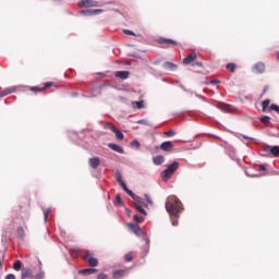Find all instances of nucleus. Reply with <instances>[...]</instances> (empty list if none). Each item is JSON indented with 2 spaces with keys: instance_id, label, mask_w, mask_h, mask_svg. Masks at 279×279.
Returning <instances> with one entry per match:
<instances>
[{
  "instance_id": "a18cd8bd",
  "label": "nucleus",
  "mask_w": 279,
  "mask_h": 279,
  "mask_svg": "<svg viewBox=\"0 0 279 279\" xmlns=\"http://www.w3.org/2000/svg\"><path fill=\"white\" fill-rule=\"evenodd\" d=\"M51 86H53V82H46L43 88L44 90H47V88H51Z\"/></svg>"
},
{
  "instance_id": "c85d7f7f",
  "label": "nucleus",
  "mask_w": 279,
  "mask_h": 279,
  "mask_svg": "<svg viewBox=\"0 0 279 279\" xmlns=\"http://www.w3.org/2000/svg\"><path fill=\"white\" fill-rule=\"evenodd\" d=\"M16 234H17L19 239H25V230L23 229V227L17 228Z\"/></svg>"
},
{
  "instance_id": "39448f33",
  "label": "nucleus",
  "mask_w": 279,
  "mask_h": 279,
  "mask_svg": "<svg viewBox=\"0 0 279 279\" xmlns=\"http://www.w3.org/2000/svg\"><path fill=\"white\" fill-rule=\"evenodd\" d=\"M104 12V9H84L78 12L80 16H97Z\"/></svg>"
},
{
  "instance_id": "37998d69",
  "label": "nucleus",
  "mask_w": 279,
  "mask_h": 279,
  "mask_svg": "<svg viewBox=\"0 0 279 279\" xmlns=\"http://www.w3.org/2000/svg\"><path fill=\"white\" fill-rule=\"evenodd\" d=\"M4 258H5V253L0 252V269H1V267H3V260H4Z\"/></svg>"
},
{
  "instance_id": "4d7b16f0",
  "label": "nucleus",
  "mask_w": 279,
  "mask_h": 279,
  "mask_svg": "<svg viewBox=\"0 0 279 279\" xmlns=\"http://www.w3.org/2000/svg\"><path fill=\"white\" fill-rule=\"evenodd\" d=\"M77 253V251L75 250V248H71L70 250V254L73 256L74 254H76Z\"/></svg>"
},
{
  "instance_id": "6e6552de",
  "label": "nucleus",
  "mask_w": 279,
  "mask_h": 279,
  "mask_svg": "<svg viewBox=\"0 0 279 279\" xmlns=\"http://www.w3.org/2000/svg\"><path fill=\"white\" fill-rule=\"evenodd\" d=\"M158 45H163V48L169 47V45H178V41L171 38H165V37H159L157 39Z\"/></svg>"
},
{
  "instance_id": "4c0bfd02",
  "label": "nucleus",
  "mask_w": 279,
  "mask_h": 279,
  "mask_svg": "<svg viewBox=\"0 0 279 279\" xmlns=\"http://www.w3.org/2000/svg\"><path fill=\"white\" fill-rule=\"evenodd\" d=\"M137 123L140 125H148V128H151V123H149V121L145 120V119H141L137 121Z\"/></svg>"
},
{
  "instance_id": "680f3d73",
  "label": "nucleus",
  "mask_w": 279,
  "mask_h": 279,
  "mask_svg": "<svg viewBox=\"0 0 279 279\" xmlns=\"http://www.w3.org/2000/svg\"><path fill=\"white\" fill-rule=\"evenodd\" d=\"M131 58H136V53H129Z\"/></svg>"
},
{
  "instance_id": "8fccbe9b",
  "label": "nucleus",
  "mask_w": 279,
  "mask_h": 279,
  "mask_svg": "<svg viewBox=\"0 0 279 279\" xmlns=\"http://www.w3.org/2000/svg\"><path fill=\"white\" fill-rule=\"evenodd\" d=\"M97 279H108V275L101 272L97 276Z\"/></svg>"
},
{
  "instance_id": "0eeeda50",
  "label": "nucleus",
  "mask_w": 279,
  "mask_h": 279,
  "mask_svg": "<svg viewBox=\"0 0 279 279\" xmlns=\"http://www.w3.org/2000/svg\"><path fill=\"white\" fill-rule=\"evenodd\" d=\"M78 8H99V2L94 0H81L77 2Z\"/></svg>"
},
{
  "instance_id": "4be33fe9",
  "label": "nucleus",
  "mask_w": 279,
  "mask_h": 279,
  "mask_svg": "<svg viewBox=\"0 0 279 279\" xmlns=\"http://www.w3.org/2000/svg\"><path fill=\"white\" fill-rule=\"evenodd\" d=\"M131 106L137 110H143V108H145V100L132 101Z\"/></svg>"
},
{
  "instance_id": "f257e3e1",
  "label": "nucleus",
  "mask_w": 279,
  "mask_h": 279,
  "mask_svg": "<svg viewBox=\"0 0 279 279\" xmlns=\"http://www.w3.org/2000/svg\"><path fill=\"white\" fill-rule=\"evenodd\" d=\"M166 210L171 215L172 217H178L182 210H184V205L182 204V201L178 198L175 195H171L166 199Z\"/></svg>"
},
{
  "instance_id": "58836bf2",
  "label": "nucleus",
  "mask_w": 279,
  "mask_h": 279,
  "mask_svg": "<svg viewBox=\"0 0 279 279\" xmlns=\"http://www.w3.org/2000/svg\"><path fill=\"white\" fill-rule=\"evenodd\" d=\"M50 213H51V207L45 209V211H44V220L45 221H48Z\"/></svg>"
},
{
  "instance_id": "a211bd4d",
  "label": "nucleus",
  "mask_w": 279,
  "mask_h": 279,
  "mask_svg": "<svg viewBox=\"0 0 279 279\" xmlns=\"http://www.w3.org/2000/svg\"><path fill=\"white\" fill-rule=\"evenodd\" d=\"M197 60V53H190L187 57L183 58V64H191Z\"/></svg>"
},
{
  "instance_id": "e433bc0d",
  "label": "nucleus",
  "mask_w": 279,
  "mask_h": 279,
  "mask_svg": "<svg viewBox=\"0 0 279 279\" xmlns=\"http://www.w3.org/2000/svg\"><path fill=\"white\" fill-rule=\"evenodd\" d=\"M114 204H118V206H122L123 204V198H121V195L120 194H117L116 195V202Z\"/></svg>"
},
{
  "instance_id": "423d86ee",
  "label": "nucleus",
  "mask_w": 279,
  "mask_h": 279,
  "mask_svg": "<svg viewBox=\"0 0 279 279\" xmlns=\"http://www.w3.org/2000/svg\"><path fill=\"white\" fill-rule=\"evenodd\" d=\"M107 130H111V132H113V134L116 135V138L118 141H123V138H125V135H123V132H121V130H119L117 126H114L112 123H108L105 126Z\"/></svg>"
},
{
  "instance_id": "bf43d9fd",
  "label": "nucleus",
  "mask_w": 279,
  "mask_h": 279,
  "mask_svg": "<svg viewBox=\"0 0 279 279\" xmlns=\"http://www.w3.org/2000/svg\"><path fill=\"white\" fill-rule=\"evenodd\" d=\"M172 226L177 227L178 226V220H172Z\"/></svg>"
},
{
  "instance_id": "69168bd1",
  "label": "nucleus",
  "mask_w": 279,
  "mask_h": 279,
  "mask_svg": "<svg viewBox=\"0 0 279 279\" xmlns=\"http://www.w3.org/2000/svg\"><path fill=\"white\" fill-rule=\"evenodd\" d=\"M201 99H202L203 101H208V99H207L206 97H204V96H203Z\"/></svg>"
},
{
  "instance_id": "aec40b11",
  "label": "nucleus",
  "mask_w": 279,
  "mask_h": 279,
  "mask_svg": "<svg viewBox=\"0 0 279 279\" xmlns=\"http://www.w3.org/2000/svg\"><path fill=\"white\" fill-rule=\"evenodd\" d=\"M153 162H154V165H156V167H160V165H162L165 162V156L157 155V156L153 157Z\"/></svg>"
},
{
  "instance_id": "dca6fc26",
  "label": "nucleus",
  "mask_w": 279,
  "mask_h": 279,
  "mask_svg": "<svg viewBox=\"0 0 279 279\" xmlns=\"http://www.w3.org/2000/svg\"><path fill=\"white\" fill-rule=\"evenodd\" d=\"M162 69H166V71H178V64H175L171 61H166L162 64Z\"/></svg>"
},
{
  "instance_id": "052dcab7",
  "label": "nucleus",
  "mask_w": 279,
  "mask_h": 279,
  "mask_svg": "<svg viewBox=\"0 0 279 279\" xmlns=\"http://www.w3.org/2000/svg\"><path fill=\"white\" fill-rule=\"evenodd\" d=\"M195 97H197V99H202V95H199V94H195Z\"/></svg>"
},
{
  "instance_id": "4468645a",
  "label": "nucleus",
  "mask_w": 279,
  "mask_h": 279,
  "mask_svg": "<svg viewBox=\"0 0 279 279\" xmlns=\"http://www.w3.org/2000/svg\"><path fill=\"white\" fill-rule=\"evenodd\" d=\"M34 279V271L31 268H22L21 279Z\"/></svg>"
},
{
  "instance_id": "de8ad7c7",
  "label": "nucleus",
  "mask_w": 279,
  "mask_h": 279,
  "mask_svg": "<svg viewBox=\"0 0 279 279\" xmlns=\"http://www.w3.org/2000/svg\"><path fill=\"white\" fill-rule=\"evenodd\" d=\"M245 175H247V178H258V174H252L250 173V170H245Z\"/></svg>"
},
{
  "instance_id": "bb28decb",
  "label": "nucleus",
  "mask_w": 279,
  "mask_h": 279,
  "mask_svg": "<svg viewBox=\"0 0 279 279\" xmlns=\"http://www.w3.org/2000/svg\"><path fill=\"white\" fill-rule=\"evenodd\" d=\"M22 267H23V262H21V259H17L14 262L13 269L15 271H21Z\"/></svg>"
},
{
  "instance_id": "c03bdc74",
  "label": "nucleus",
  "mask_w": 279,
  "mask_h": 279,
  "mask_svg": "<svg viewBox=\"0 0 279 279\" xmlns=\"http://www.w3.org/2000/svg\"><path fill=\"white\" fill-rule=\"evenodd\" d=\"M123 34H125L126 36H136V34H134V31L131 29H123Z\"/></svg>"
},
{
  "instance_id": "0e129e2a",
  "label": "nucleus",
  "mask_w": 279,
  "mask_h": 279,
  "mask_svg": "<svg viewBox=\"0 0 279 279\" xmlns=\"http://www.w3.org/2000/svg\"><path fill=\"white\" fill-rule=\"evenodd\" d=\"M96 178H101V172H97Z\"/></svg>"
},
{
  "instance_id": "5fc2aeb1",
  "label": "nucleus",
  "mask_w": 279,
  "mask_h": 279,
  "mask_svg": "<svg viewBox=\"0 0 279 279\" xmlns=\"http://www.w3.org/2000/svg\"><path fill=\"white\" fill-rule=\"evenodd\" d=\"M258 171H267V168L265 165H260Z\"/></svg>"
},
{
  "instance_id": "7c9ffc66",
  "label": "nucleus",
  "mask_w": 279,
  "mask_h": 279,
  "mask_svg": "<svg viewBox=\"0 0 279 279\" xmlns=\"http://www.w3.org/2000/svg\"><path fill=\"white\" fill-rule=\"evenodd\" d=\"M94 256H95V254H94L93 252L86 251V252L84 253V255H83V258H84V260H86V263H87V260H88L89 258H94Z\"/></svg>"
},
{
  "instance_id": "72a5a7b5",
  "label": "nucleus",
  "mask_w": 279,
  "mask_h": 279,
  "mask_svg": "<svg viewBox=\"0 0 279 279\" xmlns=\"http://www.w3.org/2000/svg\"><path fill=\"white\" fill-rule=\"evenodd\" d=\"M131 147H135V149H140L141 148V142H138V140H133L131 142Z\"/></svg>"
},
{
  "instance_id": "ddd939ff",
  "label": "nucleus",
  "mask_w": 279,
  "mask_h": 279,
  "mask_svg": "<svg viewBox=\"0 0 279 279\" xmlns=\"http://www.w3.org/2000/svg\"><path fill=\"white\" fill-rule=\"evenodd\" d=\"M161 151H173V142L166 141L160 144Z\"/></svg>"
},
{
  "instance_id": "6ab92c4d",
  "label": "nucleus",
  "mask_w": 279,
  "mask_h": 279,
  "mask_svg": "<svg viewBox=\"0 0 279 279\" xmlns=\"http://www.w3.org/2000/svg\"><path fill=\"white\" fill-rule=\"evenodd\" d=\"M112 276L114 279L123 278V276H128V270L126 269L114 270Z\"/></svg>"
},
{
  "instance_id": "603ef678",
  "label": "nucleus",
  "mask_w": 279,
  "mask_h": 279,
  "mask_svg": "<svg viewBox=\"0 0 279 279\" xmlns=\"http://www.w3.org/2000/svg\"><path fill=\"white\" fill-rule=\"evenodd\" d=\"M232 106L225 104V112H230Z\"/></svg>"
},
{
  "instance_id": "3c124183",
  "label": "nucleus",
  "mask_w": 279,
  "mask_h": 279,
  "mask_svg": "<svg viewBox=\"0 0 279 279\" xmlns=\"http://www.w3.org/2000/svg\"><path fill=\"white\" fill-rule=\"evenodd\" d=\"M4 279H16V276L14 274H8Z\"/></svg>"
},
{
  "instance_id": "393cba45",
  "label": "nucleus",
  "mask_w": 279,
  "mask_h": 279,
  "mask_svg": "<svg viewBox=\"0 0 279 279\" xmlns=\"http://www.w3.org/2000/svg\"><path fill=\"white\" fill-rule=\"evenodd\" d=\"M120 186L123 189L124 193H126V195L129 196H131L134 193L131 190H129L128 184H125V181H121Z\"/></svg>"
},
{
  "instance_id": "774afa93",
  "label": "nucleus",
  "mask_w": 279,
  "mask_h": 279,
  "mask_svg": "<svg viewBox=\"0 0 279 279\" xmlns=\"http://www.w3.org/2000/svg\"><path fill=\"white\" fill-rule=\"evenodd\" d=\"M277 60H279V51L277 52Z\"/></svg>"
},
{
  "instance_id": "5701e85b",
  "label": "nucleus",
  "mask_w": 279,
  "mask_h": 279,
  "mask_svg": "<svg viewBox=\"0 0 279 279\" xmlns=\"http://www.w3.org/2000/svg\"><path fill=\"white\" fill-rule=\"evenodd\" d=\"M134 208L141 215H144L145 217H147V210H145V208H143V205L134 204Z\"/></svg>"
},
{
  "instance_id": "c756f323",
  "label": "nucleus",
  "mask_w": 279,
  "mask_h": 279,
  "mask_svg": "<svg viewBox=\"0 0 279 279\" xmlns=\"http://www.w3.org/2000/svg\"><path fill=\"white\" fill-rule=\"evenodd\" d=\"M226 69L230 71V73H234L236 71V64L235 63H227Z\"/></svg>"
},
{
  "instance_id": "864d4df0",
  "label": "nucleus",
  "mask_w": 279,
  "mask_h": 279,
  "mask_svg": "<svg viewBox=\"0 0 279 279\" xmlns=\"http://www.w3.org/2000/svg\"><path fill=\"white\" fill-rule=\"evenodd\" d=\"M193 66H204V63H202V61H195L194 63H193Z\"/></svg>"
},
{
  "instance_id": "13d9d810",
  "label": "nucleus",
  "mask_w": 279,
  "mask_h": 279,
  "mask_svg": "<svg viewBox=\"0 0 279 279\" xmlns=\"http://www.w3.org/2000/svg\"><path fill=\"white\" fill-rule=\"evenodd\" d=\"M80 96V94L77 93V92H73L72 94H71V97H78Z\"/></svg>"
},
{
  "instance_id": "09e8293b",
  "label": "nucleus",
  "mask_w": 279,
  "mask_h": 279,
  "mask_svg": "<svg viewBox=\"0 0 279 279\" xmlns=\"http://www.w3.org/2000/svg\"><path fill=\"white\" fill-rule=\"evenodd\" d=\"M180 88H182V90H184V93H190L191 95H194L193 90L186 89V87H184V85H180Z\"/></svg>"
},
{
  "instance_id": "e2e57ef3",
  "label": "nucleus",
  "mask_w": 279,
  "mask_h": 279,
  "mask_svg": "<svg viewBox=\"0 0 279 279\" xmlns=\"http://www.w3.org/2000/svg\"><path fill=\"white\" fill-rule=\"evenodd\" d=\"M98 75H101V77H106V74H104L102 72H99Z\"/></svg>"
},
{
  "instance_id": "b1692460",
  "label": "nucleus",
  "mask_w": 279,
  "mask_h": 279,
  "mask_svg": "<svg viewBox=\"0 0 279 279\" xmlns=\"http://www.w3.org/2000/svg\"><path fill=\"white\" fill-rule=\"evenodd\" d=\"M260 123H264V125H269L271 123V117L269 116H262L259 117Z\"/></svg>"
},
{
  "instance_id": "c9c22d12",
  "label": "nucleus",
  "mask_w": 279,
  "mask_h": 279,
  "mask_svg": "<svg viewBox=\"0 0 279 279\" xmlns=\"http://www.w3.org/2000/svg\"><path fill=\"white\" fill-rule=\"evenodd\" d=\"M165 136H167L168 138H171L172 136H175V131L173 130H169V131H166L165 133Z\"/></svg>"
},
{
  "instance_id": "cd10ccee",
  "label": "nucleus",
  "mask_w": 279,
  "mask_h": 279,
  "mask_svg": "<svg viewBox=\"0 0 279 279\" xmlns=\"http://www.w3.org/2000/svg\"><path fill=\"white\" fill-rule=\"evenodd\" d=\"M269 104H271V100L269 98H267V99L262 101V110H263V112H265V110H267V108H269Z\"/></svg>"
},
{
  "instance_id": "f03ea898",
  "label": "nucleus",
  "mask_w": 279,
  "mask_h": 279,
  "mask_svg": "<svg viewBox=\"0 0 279 279\" xmlns=\"http://www.w3.org/2000/svg\"><path fill=\"white\" fill-rule=\"evenodd\" d=\"M128 228H130V230H132L136 236H141V239H143V241H145V243L147 245V251H146V254H147V252H149V243H150L149 236H147V233L145 231H143L141 226H138L136 223L129 222Z\"/></svg>"
},
{
  "instance_id": "1a4fd4ad",
  "label": "nucleus",
  "mask_w": 279,
  "mask_h": 279,
  "mask_svg": "<svg viewBox=\"0 0 279 279\" xmlns=\"http://www.w3.org/2000/svg\"><path fill=\"white\" fill-rule=\"evenodd\" d=\"M252 72L255 73L256 75H263L265 73V63L263 62H257L253 65Z\"/></svg>"
},
{
  "instance_id": "9d476101",
  "label": "nucleus",
  "mask_w": 279,
  "mask_h": 279,
  "mask_svg": "<svg viewBox=\"0 0 279 279\" xmlns=\"http://www.w3.org/2000/svg\"><path fill=\"white\" fill-rule=\"evenodd\" d=\"M107 147H109V149H111L112 151H116L117 154H125L123 146H121L119 144L109 143V144H107Z\"/></svg>"
},
{
  "instance_id": "6e6d98bb",
  "label": "nucleus",
  "mask_w": 279,
  "mask_h": 279,
  "mask_svg": "<svg viewBox=\"0 0 279 279\" xmlns=\"http://www.w3.org/2000/svg\"><path fill=\"white\" fill-rule=\"evenodd\" d=\"M242 138H245V141H254L253 137H250V136H247V135H242Z\"/></svg>"
},
{
  "instance_id": "f3484780",
  "label": "nucleus",
  "mask_w": 279,
  "mask_h": 279,
  "mask_svg": "<svg viewBox=\"0 0 279 279\" xmlns=\"http://www.w3.org/2000/svg\"><path fill=\"white\" fill-rule=\"evenodd\" d=\"M97 269L96 268H85V269H81L78 270V274L81 276H93V274H97Z\"/></svg>"
},
{
  "instance_id": "a19ab883",
  "label": "nucleus",
  "mask_w": 279,
  "mask_h": 279,
  "mask_svg": "<svg viewBox=\"0 0 279 279\" xmlns=\"http://www.w3.org/2000/svg\"><path fill=\"white\" fill-rule=\"evenodd\" d=\"M144 198L146 201V204H149V206L154 204V201H151V196H149V194H144Z\"/></svg>"
},
{
  "instance_id": "7ed1b4c3",
  "label": "nucleus",
  "mask_w": 279,
  "mask_h": 279,
  "mask_svg": "<svg viewBox=\"0 0 279 279\" xmlns=\"http://www.w3.org/2000/svg\"><path fill=\"white\" fill-rule=\"evenodd\" d=\"M180 169V162L173 161L167 166V168L161 172L162 180H171L173 172Z\"/></svg>"
},
{
  "instance_id": "f704fd0d",
  "label": "nucleus",
  "mask_w": 279,
  "mask_h": 279,
  "mask_svg": "<svg viewBox=\"0 0 279 279\" xmlns=\"http://www.w3.org/2000/svg\"><path fill=\"white\" fill-rule=\"evenodd\" d=\"M116 180H117V182H119V184H121V182H124L123 181V175L121 174L120 171L116 172Z\"/></svg>"
},
{
  "instance_id": "20e7f679",
  "label": "nucleus",
  "mask_w": 279,
  "mask_h": 279,
  "mask_svg": "<svg viewBox=\"0 0 279 279\" xmlns=\"http://www.w3.org/2000/svg\"><path fill=\"white\" fill-rule=\"evenodd\" d=\"M263 149H264L265 154H270V156H272V158H278V156H279V146L278 145L271 146V145L265 144L263 146Z\"/></svg>"
},
{
  "instance_id": "2eb2a0df",
  "label": "nucleus",
  "mask_w": 279,
  "mask_h": 279,
  "mask_svg": "<svg viewBox=\"0 0 279 279\" xmlns=\"http://www.w3.org/2000/svg\"><path fill=\"white\" fill-rule=\"evenodd\" d=\"M114 77H117L118 80H128V77H130V71L128 70L116 71Z\"/></svg>"
},
{
  "instance_id": "49530a36",
  "label": "nucleus",
  "mask_w": 279,
  "mask_h": 279,
  "mask_svg": "<svg viewBox=\"0 0 279 279\" xmlns=\"http://www.w3.org/2000/svg\"><path fill=\"white\" fill-rule=\"evenodd\" d=\"M35 279H45V272L40 271L36 276H34Z\"/></svg>"
},
{
  "instance_id": "79ce46f5",
  "label": "nucleus",
  "mask_w": 279,
  "mask_h": 279,
  "mask_svg": "<svg viewBox=\"0 0 279 279\" xmlns=\"http://www.w3.org/2000/svg\"><path fill=\"white\" fill-rule=\"evenodd\" d=\"M31 90L33 93H43V90H45V88L38 87V86H34V87L31 88Z\"/></svg>"
},
{
  "instance_id": "9b49d317",
  "label": "nucleus",
  "mask_w": 279,
  "mask_h": 279,
  "mask_svg": "<svg viewBox=\"0 0 279 279\" xmlns=\"http://www.w3.org/2000/svg\"><path fill=\"white\" fill-rule=\"evenodd\" d=\"M88 165L92 169H98L101 165V159L99 157H92L88 159Z\"/></svg>"
},
{
  "instance_id": "473e14b6",
  "label": "nucleus",
  "mask_w": 279,
  "mask_h": 279,
  "mask_svg": "<svg viewBox=\"0 0 279 279\" xmlns=\"http://www.w3.org/2000/svg\"><path fill=\"white\" fill-rule=\"evenodd\" d=\"M206 86H217V84H220L219 80H211L204 83Z\"/></svg>"
},
{
  "instance_id": "412c9836",
  "label": "nucleus",
  "mask_w": 279,
  "mask_h": 279,
  "mask_svg": "<svg viewBox=\"0 0 279 279\" xmlns=\"http://www.w3.org/2000/svg\"><path fill=\"white\" fill-rule=\"evenodd\" d=\"M12 93H16V87H10V88H5L4 90H2L0 93V99H1V97H8V95H12Z\"/></svg>"
},
{
  "instance_id": "ea45409f",
  "label": "nucleus",
  "mask_w": 279,
  "mask_h": 279,
  "mask_svg": "<svg viewBox=\"0 0 279 279\" xmlns=\"http://www.w3.org/2000/svg\"><path fill=\"white\" fill-rule=\"evenodd\" d=\"M124 260L126 263H132V260H134V257L132 256L131 253H128V254L124 255Z\"/></svg>"
},
{
  "instance_id": "2f4dec72",
  "label": "nucleus",
  "mask_w": 279,
  "mask_h": 279,
  "mask_svg": "<svg viewBox=\"0 0 279 279\" xmlns=\"http://www.w3.org/2000/svg\"><path fill=\"white\" fill-rule=\"evenodd\" d=\"M133 220L135 221L136 225H138V223H143L145 221V218L138 215H134Z\"/></svg>"
},
{
  "instance_id": "f8f14e48",
  "label": "nucleus",
  "mask_w": 279,
  "mask_h": 279,
  "mask_svg": "<svg viewBox=\"0 0 279 279\" xmlns=\"http://www.w3.org/2000/svg\"><path fill=\"white\" fill-rule=\"evenodd\" d=\"M130 197H132V199H134L133 205H134V204H138L140 206H145V208H147V203H145V201L143 199V197L136 195V193L133 192V193L130 195Z\"/></svg>"
},
{
  "instance_id": "a878e982",
  "label": "nucleus",
  "mask_w": 279,
  "mask_h": 279,
  "mask_svg": "<svg viewBox=\"0 0 279 279\" xmlns=\"http://www.w3.org/2000/svg\"><path fill=\"white\" fill-rule=\"evenodd\" d=\"M87 263L90 267H97V265H99V259H97L96 257H89Z\"/></svg>"
},
{
  "instance_id": "338daca9",
  "label": "nucleus",
  "mask_w": 279,
  "mask_h": 279,
  "mask_svg": "<svg viewBox=\"0 0 279 279\" xmlns=\"http://www.w3.org/2000/svg\"><path fill=\"white\" fill-rule=\"evenodd\" d=\"M201 99H202L203 101H208V99H207L206 97H204V96H203Z\"/></svg>"
}]
</instances>
